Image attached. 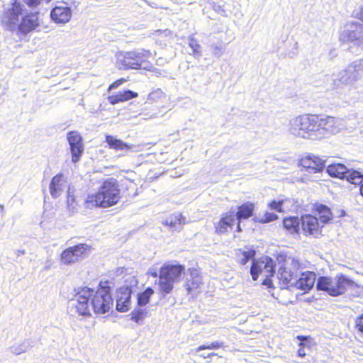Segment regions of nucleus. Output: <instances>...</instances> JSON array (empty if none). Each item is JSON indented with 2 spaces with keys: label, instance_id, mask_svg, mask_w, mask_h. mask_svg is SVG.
Masks as SVG:
<instances>
[{
  "label": "nucleus",
  "instance_id": "17",
  "mask_svg": "<svg viewBox=\"0 0 363 363\" xmlns=\"http://www.w3.org/2000/svg\"><path fill=\"white\" fill-rule=\"evenodd\" d=\"M316 274L312 271H306L301 274L300 277L295 281L294 287L303 293L308 292L314 286Z\"/></svg>",
  "mask_w": 363,
  "mask_h": 363
},
{
  "label": "nucleus",
  "instance_id": "47",
  "mask_svg": "<svg viewBox=\"0 0 363 363\" xmlns=\"http://www.w3.org/2000/svg\"><path fill=\"white\" fill-rule=\"evenodd\" d=\"M355 18L363 22V5L360 6L358 13L355 16Z\"/></svg>",
  "mask_w": 363,
  "mask_h": 363
},
{
  "label": "nucleus",
  "instance_id": "50",
  "mask_svg": "<svg viewBox=\"0 0 363 363\" xmlns=\"http://www.w3.org/2000/svg\"><path fill=\"white\" fill-rule=\"evenodd\" d=\"M4 212V206L2 204H0V213H3Z\"/></svg>",
  "mask_w": 363,
  "mask_h": 363
},
{
  "label": "nucleus",
  "instance_id": "16",
  "mask_svg": "<svg viewBox=\"0 0 363 363\" xmlns=\"http://www.w3.org/2000/svg\"><path fill=\"white\" fill-rule=\"evenodd\" d=\"M131 288L128 286H123L117 290L116 310L119 312L128 311L131 298Z\"/></svg>",
  "mask_w": 363,
  "mask_h": 363
},
{
  "label": "nucleus",
  "instance_id": "9",
  "mask_svg": "<svg viewBox=\"0 0 363 363\" xmlns=\"http://www.w3.org/2000/svg\"><path fill=\"white\" fill-rule=\"evenodd\" d=\"M298 165L301 171L309 174L321 172L325 168L324 161L314 155L302 157L299 159Z\"/></svg>",
  "mask_w": 363,
  "mask_h": 363
},
{
  "label": "nucleus",
  "instance_id": "4",
  "mask_svg": "<svg viewBox=\"0 0 363 363\" xmlns=\"http://www.w3.org/2000/svg\"><path fill=\"white\" fill-rule=\"evenodd\" d=\"M114 284L110 280H101L96 289H93L91 305L96 315H104L111 311L113 306L112 296Z\"/></svg>",
  "mask_w": 363,
  "mask_h": 363
},
{
  "label": "nucleus",
  "instance_id": "5",
  "mask_svg": "<svg viewBox=\"0 0 363 363\" xmlns=\"http://www.w3.org/2000/svg\"><path fill=\"white\" fill-rule=\"evenodd\" d=\"M354 287V281L343 274H337L335 277L321 276L316 283L318 290L333 297L344 295Z\"/></svg>",
  "mask_w": 363,
  "mask_h": 363
},
{
  "label": "nucleus",
  "instance_id": "25",
  "mask_svg": "<svg viewBox=\"0 0 363 363\" xmlns=\"http://www.w3.org/2000/svg\"><path fill=\"white\" fill-rule=\"evenodd\" d=\"M105 142L107 143L108 148L116 151H128L133 147L132 144L127 143L111 135L105 136Z\"/></svg>",
  "mask_w": 363,
  "mask_h": 363
},
{
  "label": "nucleus",
  "instance_id": "12",
  "mask_svg": "<svg viewBox=\"0 0 363 363\" xmlns=\"http://www.w3.org/2000/svg\"><path fill=\"white\" fill-rule=\"evenodd\" d=\"M67 138L71 152L72 161L77 163L80 160L84 150L82 137L79 132L72 130L67 133Z\"/></svg>",
  "mask_w": 363,
  "mask_h": 363
},
{
  "label": "nucleus",
  "instance_id": "31",
  "mask_svg": "<svg viewBox=\"0 0 363 363\" xmlns=\"http://www.w3.org/2000/svg\"><path fill=\"white\" fill-rule=\"evenodd\" d=\"M315 211L318 213L320 223L323 225L328 223L333 218L331 211L329 207L321 203H316L314 208Z\"/></svg>",
  "mask_w": 363,
  "mask_h": 363
},
{
  "label": "nucleus",
  "instance_id": "18",
  "mask_svg": "<svg viewBox=\"0 0 363 363\" xmlns=\"http://www.w3.org/2000/svg\"><path fill=\"white\" fill-rule=\"evenodd\" d=\"M139 69H145L147 71H154L155 69L156 59L155 55L150 50H143L138 51Z\"/></svg>",
  "mask_w": 363,
  "mask_h": 363
},
{
  "label": "nucleus",
  "instance_id": "11",
  "mask_svg": "<svg viewBox=\"0 0 363 363\" xmlns=\"http://www.w3.org/2000/svg\"><path fill=\"white\" fill-rule=\"evenodd\" d=\"M323 226L314 216L305 214L301 217V230L306 236L318 237Z\"/></svg>",
  "mask_w": 363,
  "mask_h": 363
},
{
  "label": "nucleus",
  "instance_id": "45",
  "mask_svg": "<svg viewBox=\"0 0 363 363\" xmlns=\"http://www.w3.org/2000/svg\"><path fill=\"white\" fill-rule=\"evenodd\" d=\"M291 265L293 266L294 268H295L296 270L299 269L301 267V263L299 261L294 258L291 259Z\"/></svg>",
  "mask_w": 363,
  "mask_h": 363
},
{
  "label": "nucleus",
  "instance_id": "3",
  "mask_svg": "<svg viewBox=\"0 0 363 363\" xmlns=\"http://www.w3.org/2000/svg\"><path fill=\"white\" fill-rule=\"evenodd\" d=\"M186 271L184 264L178 262H167L159 269L158 291L162 296L172 293L175 283L182 279Z\"/></svg>",
  "mask_w": 363,
  "mask_h": 363
},
{
  "label": "nucleus",
  "instance_id": "33",
  "mask_svg": "<svg viewBox=\"0 0 363 363\" xmlns=\"http://www.w3.org/2000/svg\"><path fill=\"white\" fill-rule=\"evenodd\" d=\"M155 291L151 287H147L145 291L138 294L137 304L138 306H145L150 301Z\"/></svg>",
  "mask_w": 363,
  "mask_h": 363
},
{
  "label": "nucleus",
  "instance_id": "44",
  "mask_svg": "<svg viewBox=\"0 0 363 363\" xmlns=\"http://www.w3.org/2000/svg\"><path fill=\"white\" fill-rule=\"evenodd\" d=\"M269 274L263 280L262 284L267 286L268 288H274L273 283Z\"/></svg>",
  "mask_w": 363,
  "mask_h": 363
},
{
  "label": "nucleus",
  "instance_id": "40",
  "mask_svg": "<svg viewBox=\"0 0 363 363\" xmlns=\"http://www.w3.org/2000/svg\"><path fill=\"white\" fill-rule=\"evenodd\" d=\"M128 81L125 78H119L114 80L108 87L107 91H111V90L116 89L123 84L125 83Z\"/></svg>",
  "mask_w": 363,
  "mask_h": 363
},
{
  "label": "nucleus",
  "instance_id": "32",
  "mask_svg": "<svg viewBox=\"0 0 363 363\" xmlns=\"http://www.w3.org/2000/svg\"><path fill=\"white\" fill-rule=\"evenodd\" d=\"M347 171L346 166L340 163L332 164L327 167V172L335 178L344 179Z\"/></svg>",
  "mask_w": 363,
  "mask_h": 363
},
{
  "label": "nucleus",
  "instance_id": "20",
  "mask_svg": "<svg viewBox=\"0 0 363 363\" xmlns=\"http://www.w3.org/2000/svg\"><path fill=\"white\" fill-rule=\"evenodd\" d=\"M318 131L333 132L338 127V121L333 116L324 114H316Z\"/></svg>",
  "mask_w": 363,
  "mask_h": 363
},
{
  "label": "nucleus",
  "instance_id": "39",
  "mask_svg": "<svg viewBox=\"0 0 363 363\" xmlns=\"http://www.w3.org/2000/svg\"><path fill=\"white\" fill-rule=\"evenodd\" d=\"M189 45V47L192 49L193 54L194 55H201V48L196 40L191 39Z\"/></svg>",
  "mask_w": 363,
  "mask_h": 363
},
{
  "label": "nucleus",
  "instance_id": "13",
  "mask_svg": "<svg viewBox=\"0 0 363 363\" xmlns=\"http://www.w3.org/2000/svg\"><path fill=\"white\" fill-rule=\"evenodd\" d=\"M255 210V204L252 201H245L238 205L234 215L237 218L235 232L242 231L241 222L253 216Z\"/></svg>",
  "mask_w": 363,
  "mask_h": 363
},
{
  "label": "nucleus",
  "instance_id": "41",
  "mask_svg": "<svg viewBox=\"0 0 363 363\" xmlns=\"http://www.w3.org/2000/svg\"><path fill=\"white\" fill-rule=\"evenodd\" d=\"M310 346L303 342L298 344V349L297 350V355L300 357H304L306 355V349L309 348Z\"/></svg>",
  "mask_w": 363,
  "mask_h": 363
},
{
  "label": "nucleus",
  "instance_id": "36",
  "mask_svg": "<svg viewBox=\"0 0 363 363\" xmlns=\"http://www.w3.org/2000/svg\"><path fill=\"white\" fill-rule=\"evenodd\" d=\"M287 201V199H281L279 200H272L268 203L267 207L271 210H274L277 212L282 213L284 211L283 208L284 203Z\"/></svg>",
  "mask_w": 363,
  "mask_h": 363
},
{
  "label": "nucleus",
  "instance_id": "43",
  "mask_svg": "<svg viewBox=\"0 0 363 363\" xmlns=\"http://www.w3.org/2000/svg\"><path fill=\"white\" fill-rule=\"evenodd\" d=\"M24 3L30 8L37 7L41 3L42 0H23Z\"/></svg>",
  "mask_w": 363,
  "mask_h": 363
},
{
  "label": "nucleus",
  "instance_id": "2",
  "mask_svg": "<svg viewBox=\"0 0 363 363\" xmlns=\"http://www.w3.org/2000/svg\"><path fill=\"white\" fill-rule=\"evenodd\" d=\"M121 191L117 179H105L97 191L89 194L84 201L87 209L107 208L116 205L121 200Z\"/></svg>",
  "mask_w": 363,
  "mask_h": 363
},
{
  "label": "nucleus",
  "instance_id": "35",
  "mask_svg": "<svg viewBox=\"0 0 363 363\" xmlns=\"http://www.w3.org/2000/svg\"><path fill=\"white\" fill-rule=\"evenodd\" d=\"M147 313L145 308H135L131 313V319L137 323H140L145 319Z\"/></svg>",
  "mask_w": 363,
  "mask_h": 363
},
{
  "label": "nucleus",
  "instance_id": "10",
  "mask_svg": "<svg viewBox=\"0 0 363 363\" xmlns=\"http://www.w3.org/2000/svg\"><path fill=\"white\" fill-rule=\"evenodd\" d=\"M236 222L234 211L222 213L218 220L214 223L215 233L218 235L228 234L236 226Z\"/></svg>",
  "mask_w": 363,
  "mask_h": 363
},
{
  "label": "nucleus",
  "instance_id": "37",
  "mask_svg": "<svg viewBox=\"0 0 363 363\" xmlns=\"http://www.w3.org/2000/svg\"><path fill=\"white\" fill-rule=\"evenodd\" d=\"M225 347L224 342L215 341L211 342L209 345H203L198 347L196 350V352L203 350H218L220 348H223Z\"/></svg>",
  "mask_w": 363,
  "mask_h": 363
},
{
  "label": "nucleus",
  "instance_id": "7",
  "mask_svg": "<svg viewBox=\"0 0 363 363\" xmlns=\"http://www.w3.org/2000/svg\"><path fill=\"white\" fill-rule=\"evenodd\" d=\"M91 246L86 243H79L65 249L60 254V262L69 265L89 256Z\"/></svg>",
  "mask_w": 363,
  "mask_h": 363
},
{
  "label": "nucleus",
  "instance_id": "42",
  "mask_svg": "<svg viewBox=\"0 0 363 363\" xmlns=\"http://www.w3.org/2000/svg\"><path fill=\"white\" fill-rule=\"evenodd\" d=\"M355 328L358 331L363 333V313L356 318Z\"/></svg>",
  "mask_w": 363,
  "mask_h": 363
},
{
  "label": "nucleus",
  "instance_id": "6",
  "mask_svg": "<svg viewBox=\"0 0 363 363\" xmlns=\"http://www.w3.org/2000/svg\"><path fill=\"white\" fill-rule=\"evenodd\" d=\"M93 288L81 286L75 290L72 298V307L75 313L80 316L89 318L91 316V294Z\"/></svg>",
  "mask_w": 363,
  "mask_h": 363
},
{
  "label": "nucleus",
  "instance_id": "28",
  "mask_svg": "<svg viewBox=\"0 0 363 363\" xmlns=\"http://www.w3.org/2000/svg\"><path fill=\"white\" fill-rule=\"evenodd\" d=\"M65 184L64 175L62 173H59L54 176L50 184V192L52 197H57L63 190Z\"/></svg>",
  "mask_w": 363,
  "mask_h": 363
},
{
  "label": "nucleus",
  "instance_id": "53",
  "mask_svg": "<svg viewBox=\"0 0 363 363\" xmlns=\"http://www.w3.org/2000/svg\"><path fill=\"white\" fill-rule=\"evenodd\" d=\"M152 95H153V93L150 94L149 96H151Z\"/></svg>",
  "mask_w": 363,
  "mask_h": 363
},
{
  "label": "nucleus",
  "instance_id": "21",
  "mask_svg": "<svg viewBox=\"0 0 363 363\" xmlns=\"http://www.w3.org/2000/svg\"><path fill=\"white\" fill-rule=\"evenodd\" d=\"M138 96V93L130 89H125L120 91L118 93L109 94L107 96V100L111 105H116L126 102L129 100L137 98Z\"/></svg>",
  "mask_w": 363,
  "mask_h": 363
},
{
  "label": "nucleus",
  "instance_id": "49",
  "mask_svg": "<svg viewBox=\"0 0 363 363\" xmlns=\"http://www.w3.org/2000/svg\"><path fill=\"white\" fill-rule=\"evenodd\" d=\"M359 193L362 196H363V182H362V184H360Z\"/></svg>",
  "mask_w": 363,
  "mask_h": 363
},
{
  "label": "nucleus",
  "instance_id": "29",
  "mask_svg": "<svg viewBox=\"0 0 363 363\" xmlns=\"http://www.w3.org/2000/svg\"><path fill=\"white\" fill-rule=\"evenodd\" d=\"M284 228L290 234H297L301 229V218L289 216L283 219Z\"/></svg>",
  "mask_w": 363,
  "mask_h": 363
},
{
  "label": "nucleus",
  "instance_id": "27",
  "mask_svg": "<svg viewBox=\"0 0 363 363\" xmlns=\"http://www.w3.org/2000/svg\"><path fill=\"white\" fill-rule=\"evenodd\" d=\"M186 218L182 213H173L167 216L162 224L170 229L177 230L186 223Z\"/></svg>",
  "mask_w": 363,
  "mask_h": 363
},
{
  "label": "nucleus",
  "instance_id": "14",
  "mask_svg": "<svg viewBox=\"0 0 363 363\" xmlns=\"http://www.w3.org/2000/svg\"><path fill=\"white\" fill-rule=\"evenodd\" d=\"M61 4L56 5L50 11V18L57 24H65L69 22L72 16V11L67 4Z\"/></svg>",
  "mask_w": 363,
  "mask_h": 363
},
{
  "label": "nucleus",
  "instance_id": "52",
  "mask_svg": "<svg viewBox=\"0 0 363 363\" xmlns=\"http://www.w3.org/2000/svg\"><path fill=\"white\" fill-rule=\"evenodd\" d=\"M152 95H153V93L150 94L149 96H151Z\"/></svg>",
  "mask_w": 363,
  "mask_h": 363
},
{
  "label": "nucleus",
  "instance_id": "38",
  "mask_svg": "<svg viewBox=\"0 0 363 363\" xmlns=\"http://www.w3.org/2000/svg\"><path fill=\"white\" fill-rule=\"evenodd\" d=\"M278 219V216L274 213L265 212L263 216L259 219L258 222L260 223H267Z\"/></svg>",
  "mask_w": 363,
  "mask_h": 363
},
{
  "label": "nucleus",
  "instance_id": "34",
  "mask_svg": "<svg viewBox=\"0 0 363 363\" xmlns=\"http://www.w3.org/2000/svg\"><path fill=\"white\" fill-rule=\"evenodd\" d=\"M344 179L352 184L359 185L363 182V174L356 170L347 169Z\"/></svg>",
  "mask_w": 363,
  "mask_h": 363
},
{
  "label": "nucleus",
  "instance_id": "26",
  "mask_svg": "<svg viewBox=\"0 0 363 363\" xmlns=\"http://www.w3.org/2000/svg\"><path fill=\"white\" fill-rule=\"evenodd\" d=\"M349 28L343 34V38L348 41L359 40L363 36V25L359 23H350Z\"/></svg>",
  "mask_w": 363,
  "mask_h": 363
},
{
  "label": "nucleus",
  "instance_id": "48",
  "mask_svg": "<svg viewBox=\"0 0 363 363\" xmlns=\"http://www.w3.org/2000/svg\"><path fill=\"white\" fill-rule=\"evenodd\" d=\"M296 338L300 340V341H304V340H307L309 337H307V336H303V335H298L296 337Z\"/></svg>",
  "mask_w": 363,
  "mask_h": 363
},
{
  "label": "nucleus",
  "instance_id": "24",
  "mask_svg": "<svg viewBox=\"0 0 363 363\" xmlns=\"http://www.w3.org/2000/svg\"><path fill=\"white\" fill-rule=\"evenodd\" d=\"M138 51L127 52L121 60L123 69H139Z\"/></svg>",
  "mask_w": 363,
  "mask_h": 363
},
{
  "label": "nucleus",
  "instance_id": "54",
  "mask_svg": "<svg viewBox=\"0 0 363 363\" xmlns=\"http://www.w3.org/2000/svg\"><path fill=\"white\" fill-rule=\"evenodd\" d=\"M152 95H153V93L150 94L149 96H151Z\"/></svg>",
  "mask_w": 363,
  "mask_h": 363
},
{
  "label": "nucleus",
  "instance_id": "8",
  "mask_svg": "<svg viewBox=\"0 0 363 363\" xmlns=\"http://www.w3.org/2000/svg\"><path fill=\"white\" fill-rule=\"evenodd\" d=\"M316 122V114H306L298 117L295 122L298 133L305 138L312 133L317 132L318 125Z\"/></svg>",
  "mask_w": 363,
  "mask_h": 363
},
{
  "label": "nucleus",
  "instance_id": "15",
  "mask_svg": "<svg viewBox=\"0 0 363 363\" xmlns=\"http://www.w3.org/2000/svg\"><path fill=\"white\" fill-rule=\"evenodd\" d=\"M189 277L185 280L184 286L189 294H193L199 291L203 284L202 277L198 269L195 268L189 269Z\"/></svg>",
  "mask_w": 363,
  "mask_h": 363
},
{
  "label": "nucleus",
  "instance_id": "46",
  "mask_svg": "<svg viewBox=\"0 0 363 363\" xmlns=\"http://www.w3.org/2000/svg\"><path fill=\"white\" fill-rule=\"evenodd\" d=\"M67 202L68 204L72 205L75 202V197L74 195L71 194L70 193L67 194Z\"/></svg>",
  "mask_w": 363,
  "mask_h": 363
},
{
  "label": "nucleus",
  "instance_id": "30",
  "mask_svg": "<svg viewBox=\"0 0 363 363\" xmlns=\"http://www.w3.org/2000/svg\"><path fill=\"white\" fill-rule=\"evenodd\" d=\"M256 252L254 249L250 248L248 250H243L240 248L235 250V261L240 265L246 264L250 259H254Z\"/></svg>",
  "mask_w": 363,
  "mask_h": 363
},
{
  "label": "nucleus",
  "instance_id": "51",
  "mask_svg": "<svg viewBox=\"0 0 363 363\" xmlns=\"http://www.w3.org/2000/svg\"><path fill=\"white\" fill-rule=\"evenodd\" d=\"M158 275H159V272L157 273V272H155L152 273V276L153 277H158Z\"/></svg>",
  "mask_w": 363,
  "mask_h": 363
},
{
  "label": "nucleus",
  "instance_id": "19",
  "mask_svg": "<svg viewBox=\"0 0 363 363\" xmlns=\"http://www.w3.org/2000/svg\"><path fill=\"white\" fill-rule=\"evenodd\" d=\"M277 277L279 284L284 288L289 289L291 286H294L296 272L291 271L286 265L282 266L279 269Z\"/></svg>",
  "mask_w": 363,
  "mask_h": 363
},
{
  "label": "nucleus",
  "instance_id": "1",
  "mask_svg": "<svg viewBox=\"0 0 363 363\" xmlns=\"http://www.w3.org/2000/svg\"><path fill=\"white\" fill-rule=\"evenodd\" d=\"M24 6L21 0H13L10 6L4 11L1 23L10 30L26 35L40 26L38 12H30L23 16Z\"/></svg>",
  "mask_w": 363,
  "mask_h": 363
},
{
  "label": "nucleus",
  "instance_id": "22",
  "mask_svg": "<svg viewBox=\"0 0 363 363\" xmlns=\"http://www.w3.org/2000/svg\"><path fill=\"white\" fill-rule=\"evenodd\" d=\"M269 273L270 276H273L274 273V266L268 264L264 261H253L250 268V274L254 281L258 279L259 274H262L264 271Z\"/></svg>",
  "mask_w": 363,
  "mask_h": 363
},
{
  "label": "nucleus",
  "instance_id": "23",
  "mask_svg": "<svg viewBox=\"0 0 363 363\" xmlns=\"http://www.w3.org/2000/svg\"><path fill=\"white\" fill-rule=\"evenodd\" d=\"M345 72L347 80H357L359 75L363 74V59H359L350 64L345 69Z\"/></svg>",
  "mask_w": 363,
  "mask_h": 363
}]
</instances>
